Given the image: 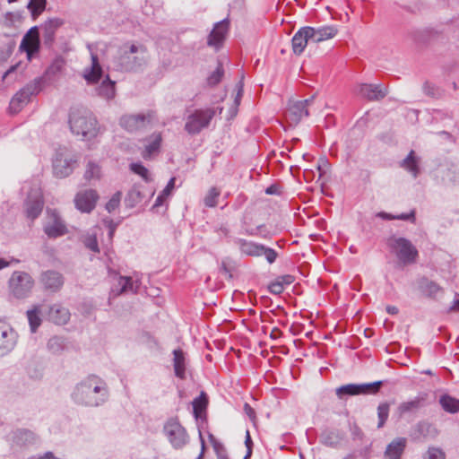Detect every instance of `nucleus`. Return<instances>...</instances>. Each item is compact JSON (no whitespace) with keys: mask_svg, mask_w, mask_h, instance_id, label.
Here are the masks:
<instances>
[{"mask_svg":"<svg viewBox=\"0 0 459 459\" xmlns=\"http://www.w3.org/2000/svg\"><path fill=\"white\" fill-rule=\"evenodd\" d=\"M276 279L281 284V286L283 288L290 285L295 281V277L290 274L281 275V276H278Z\"/></svg>","mask_w":459,"mask_h":459,"instance_id":"680f3d73","label":"nucleus"},{"mask_svg":"<svg viewBox=\"0 0 459 459\" xmlns=\"http://www.w3.org/2000/svg\"><path fill=\"white\" fill-rule=\"evenodd\" d=\"M395 220L400 221H408L412 223H415L416 221V212L415 210H411L409 212H403L400 214L395 215Z\"/></svg>","mask_w":459,"mask_h":459,"instance_id":"13d9d810","label":"nucleus"},{"mask_svg":"<svg viewBox=\"0 0 459 459\" xmlns=\"http://www.w3.org/2000/svg\"><path fill=\"white\" fill-rule=\"evenodd\" d=\"M194 415L198 420L201 414L205 411L208 404V398L205 393L202 392L201 394L195 398L193 403Z\"/></svg>","mask_w":459,"mask_h":459,"instance_id":"ea45409f","label":"nucleus"},{"mask_svg":"<svg viewBox=\"0 0 459 459\" xmlns=\"http://www.w3.org/2000/svg\"><path fill=\"white\" fill-rule=\"evenodd\" d=\"M145 53L142 45L125 44L120 48L119 65L126 71H137L145 64Z\"/></svg>","mask_w":459,"mask_h":459,"instance_id":"20e7f679","label":"nucleus"},{"mask_svg":"<svg viewBox=\"0 0 459 459\" xmlns=\"http://www.w3.org/2000/svg\"><path fill=\"white\" fill-rule=\"evenodd\" d=\"M48 350L53 354H60L66 348L65 338L62 336H52L48 343Z\"/></svg>","mask_w":459,"mask_h":459,"instance_id":"4c0bfd02","label":"nucleus"},{"mask_svg":"<svg viewBox=\"0 0 459 459\" xmlns=\"http://www.w3.org/2000/svg\"><path fill=\"white\" fill-rule=\"evenodd\" d=\"M100 175V166L93 161H89L87 164L85 173H84V178L87 180H91L92 178H99Z\"/></svg>","mask_w":459,"mask_h":459,"instance_id":"3c124183","label":"nucleus"},{"mask_svg":"<svg viewBox=\"0 0 459 459\" xmlns=\"http://www.w3.org/2000/svg\"><path fill=\"white\" fill-rule=\"evenodd\" d=\"M75 163L76 160L74 157L60 149L53 160L54 175L60 178L68 177L73 172Z\"/></svg>","mask_w":459,"mask_h":459,"instance_id":"9b49d317","label":"nucleus"},{"mask_svg":"<svg viewBox=\"0 0 459 459\" xmlns=\"http://www.w3.org/2000/svg\"><path fill=\"white\" fill-rule=\"evenodd\" d=\"M329 167V162L326 159H320L317 164V170L319 171L320 177L326 173V169Z\"/></svg>","mask_w":459,"mask_h":459,"instance_id":"338daca9","label":"nucleus"},{"mask_svg":"<svg viewBox=\"0 0 459 459\" xmlns=\"http://www.w3.org/2000/svg\"><path fill=\"white\" fill-rule=\"evenodd\" d=\"M96 94L105 100H111L115 97V82L110 80L108 75L95 89Z\"/></svg>","mask_w":459,"mask_h":459,"instance_id":"72a5a7b5","label":"nucleus"},{"mask_svg":"<svg viewBox=\"0 0 459 459\" xmlns=\"http://www.w3.org/2000/svg\"><path fill=\"white\" fill-rule=\"evenodd\" d=\"M44 201L42 194L39 188H32L28 193L24 202L26 216L30 220L38 218L43 209Z\"/></svg>","mask_w":459,"mask_h":459,"instance_id":"4468645a","label":"nucleus"},{"mask_svg":"<svg viewBox=\"0 0 459 459\" xmlns=\"http://www.w3.org/2000/svg\"><path fill=\"white\" fill-rule=\"evenodd\" d=\"M359 94L368 100H380L384 99L387 91L381 84H361L359 87Z\"/></svg>","mask_w":459,"mask_h":459,"instance_id":"cd10ccee","label":"nucleus"},{"mask_svg":"<svg viewBox=\"0 0 459 459\" xmlns=\"http://www.w3.org/2000/svg\"><path fill=\"white\" fill-rule=\"evenodd\" d=\"M337 397L341 400L348 396L359 395V389L357 384H347L339 386L335 390Z\"/></svg>","mask_w":459,"mask_h":459,"instance_id":"79ce46f5","label":"nucleus"},{"mask_svg":"<svg viewBox=\"0 0 459 459\" xmlns=\"http://www.w3.org/2000/svg\"><path fill=\"white\" fill-rule=\"evenodd\" d=\"M91 65L86 68L83 73V78L88 84H95L103 77V69L100 64L97 54L91 52Z\"/></svg>","mask_w":459,"mask_h":459,"instance_id":"393cba45","label":"nucleus"},{"mask_svg":"<svg viewBox=\"0 0 459 459\" xmlns=\"http://www.w3.org/2000/svg\"><path fill=\"white\" fill-rule=\"evenodd\" d=\"M17 333L7 324L0 321V357L10 353L17 343Z\"/></svg>","mask_w":459,"mask_h":459,"instance_id":"2eb2a0df","label":"nucleus"},{"mask_svg":"<svg viewBox=\"0 0 459 459\" xmlns=\"http://www.w3.org/2000/svg\"><path fill=\"white\" fill-rule=\"evenodd\" d=\"M439 404L446 412L453 414L459 412V399L455 398L447 394H442L439 397Z\"/></svg>","mask_w":459,"mask_h":459,"instance_id":"c9c22d12","label":"nucleus"},{"mask_svg":"<svg viewBox=\"0 0 459 459\" xmlns=\"http://www.w3.org/2000/svg\"><path fill=\"white\" fill-rule=\"evenodd\" d=\"M388 251L395 256L400 265L405 266L416 263L419 251L412 242L395 234L390 235L385 239Z\"/></svg>","mask_w":459,"mask_h":459,"instance_id":"7ed1b4c3","label":"nucleus"},{"mask_svg":"<svg viewBox=\"0 0 459 459\" xmlns=\"http://www.w3.org/2000/svg\"><path fill=\"white\" fill-rule=\"evenodd\" d=\"M48 213L49 215L50 221L44 224V233L49 238H57L65 235L68 230L65 221L59 216L58 212L55 210H48Z\"/></svg>","mask_w":459,"mask_h":459,"instance_id":"ddd939ff","label":"nucleus"},{"mask_svg":"<svg viewBox=\"0 0 459 459\" xmlns=\"http://www.w3.org/2000/svg\"><path fill=\"white\" fill-rule=\"evenodd\" d=\"M268 289H269V291L274 295L281 294L284 290V288L277 281V279L269 285Z\"/></svg>","mask_w":459,"mask_h":459,"instance_id":"0e129e2a","label":"nucleus"},{"mask_svg":"<svg viewBox=\"0 0 459 459\" xmlns=\"http://www.w3.org/2000/svg\"><path fill=\"white\" fill-rule=\"evenodd\" d=\"M63 68V61L61 59L54 60L51 65L47 68L45 76L50 78L51 76L58 74Z\"/></svg>","mask_w":459,"mask_h":459,"instance_id":"6e6d98bb","label":"nucleus"},{"mask_svg":"<svg viewBox=\"0 0 459 459\" xmlns=\"http://www.w3.org/2000/svg\"><path fill=\"white\" fill-rule=\"evenodd\" d=\"M351 435L353 440H362L364 437V433L362 429L356 424L351 426Z\"/></svg>","mask_w":459,"mask_h":459,"instance_id":"052dcab7","label":"nucleus"},{"mask_svg":"<svg viewBox=\"0 0 459 459\" xmlns=\"http://www.w3.org/2000/svg\"><path fill=\"white\" fill-rule=\"evenodd\" d=\"M138 288V281H134L132 277L129 276H119L117 286L112 289V292H116L117 295L129 291L135 293Z\"/></svg>","mask_w":459,"mask_h":459,"instance_id":"473e14b6","label":"nucleus"},{"mask_svg":"<svg viewBox=\"0 0 459 459\" xmlns=\"http://www.w3.org/2000/svg\"><path fill=\"white\" fill-rule=\"evenodd\" d=\"M69 126L72 133L90 140L97 135L98 121L93 114L83 108H73L69 114Z\"/></svg>","mask_w":459,"mask_h":459,"instance_id":"f03ea898","label":"nucleus"},{"mask_svg":"<svg viewBox=\"0 0 459 459\" xmlns=\"http://www.w3.org/2000/svg\"><path fill=\"white\" fill-rule=\"evenodd\" d=\"M343 439V434L338 429H325L320 435L321 444L335 448Z\"/></svg>","mask_w":459,"mask_h":459,"instance_id":"2f4dec72","label":"nucleus"},{"mask_svg":"<svg viewBox=\"0 0 459 459\" xmlns=\"http://www.w3.org/2000/svg\"><path fill=\"white\" fill-rule=\"evenodd\" d=\"M214 445V452L216 454L217 459H229L227 449L223 445Z\"/></svg>","mask_w":459,"mask_h":459,"instance_id":"e2e57ef3","label":"nucleus"},{"mask_svg":"<svg viewBox=\"0 0 459 459\" xmlns=\"http://www.w3.org/2000/svg\"><path fill=\"white\" fill-rule=\"evenodd\" d=\"M420 158L411 150L408 155L400 162V167L408 171L414 178H416L420 172Z\"/></svg>","mask_w":459,"mask_h":459,"instance_id":"7c9ffc66","label":"nucleus"},{"mask_svg":"<svg viewBox=\"0 0 459 459\" xmlns=\"http://www.w3.org/2000/svg\"><path fill=\"white\" fill-rule=\"evenodd\" d=\"M220 194V191L216 187H212L204 199V205L206 207H215Z\"/></svg>","mask_w":459,"mask_h":459,"instance_id":"603ef678","label":"nucleus"},{"mask_svg":"<svg viewBox=\"0 0 459 459\" xmlns=\"http://www.w3.org/2000/svg\"><path fill=\"white\" fill-rule=\"evenodd\" d=\"M175 182H176V178H171L167 186H165V188L160 193V195L157 196L156 200H155V203L152 206V209L156 208V207H159V206H161L164 202L166 201V199L170 195L172 190L175 188Z\"/></svg>","mask_w":459,"mask_h":459,"instance_id":"a19ab883","label":"nucleus"},{"mask_svg":"<svg viewBox=\"0 0 459 459\" xmlns=\"http://www.w3.org/2000/svg\"><path fill=\"white\" fill-rule=\"evenodd\" d=\"M150 123V116L145 114H128L120 117V126L130 133L143 129Z\"/></svg>","mask_w":459,"mask_h":459,"instance_id":"a211bd4d","label":"nucleus"},{"mask_svg":"<svg viewBox=\"0 0 459 459\" xmlns=\"http://www.w3.org/2000/svg\"><path fill=\"white\" fill-rule=\"evenodd\" d=\"M215 114L216 109L212 108L195 109L187 117L185 130L191 135L199 134L209 126Z\"/></svg>","mask_w":459,"mask_h":459,"instance_id":"6e6552de","label":"nucleus"},{"mask_svg":"<svg viewBox=\"0 0 459 459\" xmlns=\"http://www.w3.org/2000/svg\"><path fill=\"white\" fill-rule=\"evenodd\" d=\"M162 433L172 448L183 449L190 440L189 435L177 417L169 418L163 425Z\"/></svg>","mask_w":459,"mask_h":459,"instance_id":"39448f33","label":"nucleus"},{"mask_svg":"<svg viewBox=\"0 0 459 459\" xmlns=\"http://www.w3.org/2000/svg\"><path fill=\"white\" fill-rule=\"evenodd\" d=\"M407 446V439L403 437L394 438L384 451L385 459H402Z\"/></svg>","mask_w":459,"mask_h":459,"instance_id":"b1692460","label":"nucleus"},{"mask_svg":"<svg viewBox=\"0 0 459 459\" xmlns=\"http://www.w3.org/2000/svg\"><path fill=\"white\" fill-rule=\"evenodd\" d=\"M264 225H259L257 226L256 228L255 229H248V230H246V233L249 236H255V235H260L262 236L263 238H267V234L264 233Z\"/></svg>","mask_w":459,"mask_h":459,"instance_id":"69168bd1","label":"nucleus"},{"mask_svg":"<svg viewBox=\"0 0 459 459\" xmlns=\"http://www.w3.org/2000/svg\"><path fill=\"white\" fill-rule=\"evenodd\" d=\"M313 97L310 99L293 101L288 108V117L294 123H299L303 117L309 115L307 106L312 102Z\"/></svg>","mask_w":459,"mask_h":459,"instance_id":"5701e85b","label":"nucleus"},{"mask_svg":"<svg viewBox=\"0 0 459 459\" xmlns=\"http://www.w3.org/2000/svg\"><path fill=\"white\" fill-rule=\"evenodd\" d=\"M310 31H312V27L304 26L301 27L292 37L291 46L295 55H301L304 52L306 47L309 43H312Z\"/></svg>","mask_w":459,"mask_h":459,"instance_id":"aec40b11","label":"nucleus"},{"mask_svg":"<svg viewBox=\"0 0 459 459\" xmlns=\"http://www.w3.org/2000/svg\"><path fill=\"white\" fill-rule=\"evenodd\" d=\"M5 441L13 451H22L40 442L39 436L26 428H14L5 436Z\"/></svg>","mask_w":459,"mask_h":459,"instance_id":"423d86ee","label":"nucleus"},{"mask_svg":"<svg viewBox=\"0 0 459 459\" xmlns=\"http://www.w3.org/2000/svg\"><path fill=\"white\" fill-rule=\"evenodd\" d=\"M437 435L436 427L428 420H420L411 428L410 437L413 441L434 438Z\"/></svg>","mask_w":459,"mask_h":459,"instance_id":"6ab92c4d","label":"nucleus"},{"mask_svg":"<svg viewBox=\"0 0 459 459\" xmlns=\"http://www.w3.org/2000/svg\"><path fill=\"white\" fill-rule=\"evenodd\" d=\"M423 92L431 98L438 99L442 96L443 91L437 87L434 83L426 82L423 84Z\"/></svg>","mask_w":459,"mask_h":459,"instance_id":"8fccbe9b","label":"nucleus"},{"mask_svg":"<svg viewBox=\"0 0 459 459\" xmlns=\"http://www.w3.org/2000/svg\"><path fill=\"white\" fill-rule=\"evenodd\" d=\"M130 169L134 174L139 175L145 182L151 181L149 170L141 162L131 163Z\"/></svg>","mask_w":459,"mask_h":459,"instance_id":"09e8293b","label":"nucleus"},{"mask_svg":"<svg viewBox=\"0 0 459 459\" xmlns=\"http://www.w3.org/2000/svg\"><path fill=\"white\" fill-rule=\"evenodd\" d=\"M40 39L38 26L31 27L22 37L20 44V50L26 53L27 59L30 61L32 57L39 52Z\"/></svg>","mask_w":459,"mask_h":459,"instance_id":"f8f14e48","label":"nucleus"},{"mask_svg":"<svg viewBox=\"0 0 459 459\" xmlns=\"http://www.w3.org/2000/svg\"><path fill=\"white\" fill-rule=\"evenodd\" d=\"M42 78H36L32 82L22 88L11 100L9 111L12 114H17L27 105L30 97L38 94L41 91Z\"/></svg>","mask_w":459,"mask_h":459,"instance_id":"1a4fd4ad","label":"nucleus"},{"mask_svg":"<svg viewBox=\"0 0 459 459\" xmlns=\"http://www.w3.org/2000/svg\"><path fill=\"white\" fill-rule=\"evenodd\" d=\"M419 289L422 294L431 299H435L438 292L443 291V289L437 282L430 281L427 277L420 279Z\"/></svg>","mask_w":459,"mask_h":459,"instance_id":"f704fd0d","label":"nucleus"},{"mask_svg":"<svg viewBox=\"0 0 459 459\" xmlns=\"http://www.w3.org/2000/svg\"><path fill=\"white\" fill-rule=\"evenodd\" d=\"M39 315L40 311L39 309V307H35L34 308L27 311V318L29 321L31 333H36V331L41 325L42 320Z\"/></svg>","mask_w":459,"mask_h":459,"instance_id":"37998d69","label":"nucleus"},{"mask_svg":"<svg viewBox=\"0 0 459 459\" xmlns=\"http://www.w3.org/2000/svg\"><path fill=\"white\" fill-rule=\"evenodd\" d=\"M423 459H446V454L439 447L430 446L423 455Z\"/></svg>","mask_w":459,"mask_h":459,"instance_id":"5fc2aeb1","label":"nucleus"},{"mask_svg":"<svg viewBox=\"0 0 459 459\" xmlns=\"http://www.w3.org/2000/svg\"><path fill=\"white\" fill-rule=\"evenodd\" d=\"M449 30L455 34V37H459V18L452 21L451 24L449 25Z\"/></svg>","mask_w":459,"mask_h":459,"instance_id":"774afa93","label":"nucleus"},{"mask_svg":"<svg viewBox=\"0 0 459 459\" xmlns=\"http://www.w3.org/2000/svg\"><path fill=\"white\" fill-rule=\"evenodd\" d=\"M84 246L93 252L100 251L98 240L95 236H88L84 240Z\"/></svg>","mask_w":459,"mask_h":459,"instance_id":"4d7b16f0","label":"nucleus"},{"mask_svg":"<svg viewBox=\"0 0 459 459\" xmlns=\"http://www.w3.org/2000/svg\"><path fill=\"white\" fill-rule=\"evenodd\" d=\"M98 199L99 195L96 190L86 189L77 193L74 204L80 212L89 213L95 208Z\"/></svg>","mask_w":459,"mask_h":459,"instance_id":"dca6fc26","label":"nucleus"},{"mask_svg":"<svg viewBox=\"0 0 459 459\" xmlns=\"http://www.w3.org/2000/svg\"><path fill=\"white\" fill-rule=\"evenodd\" d=\"M359 394H376L383 385V381L357 384Z\"/></svg>","mask_w":459,"mask_h":459,"instance_id":"58836bf2","label":"nucleus"},{"mask_svg":"<svg viewBox=\"0 0 459 459\" xmlns=\"http://www.w3.org/2000/svg\"><path fill=\"white\" fill-rule=\"evenodd\" d=\"M161 141L162 138L160 134H152L150 138L149 143L145 146L143 157L146 158L151 156L153 152H158L160 148Z\"/></svg>","mask_w":459,"mask_h":459,"instance_id":"c03bdc74","label":"nucleus"},{"mask_svg":"<svg viewBox=\"0 0 459 459\" xmlns=\"http://www.w3.org/2000/svg\"><path fill=\"white\" fill-rule=\"evenodd\" d=\"M234 243L238 247L241 254L254 257L264 256L270 264H273L279 256L276 250L260 243L240 238H235Z\"/></svg>","mask_w":459,"mask_h":459,"instance_id":"0eeeda50","label":"nucleus"},{"mask_svg":"<svg viewBox=\"0 0 459 459\" xmlns=\"http://www.w3.org/2000/svg\"><path fill=\"white\" fill-rule=\"evenodd\" d=\"M70 397L76 405L96 408L108 401L109 390L105 380L97 375H90L74 385Z\"/></svg>","mask_w":459,"mask_h":459,"instance_id":"f257e3e1","label":"nucleus"},{"mask_svg":"<svg viewBox=\"0 0 459 459\" xmlns=\"http://www.w3.org/2000/svg\"><path fill=\"white\" fill-rule=\"evenodd\" d=\"M337 33L338 29L334 25L320 26L318 28L312 27V31H310L312 43L316 44L333 39Z\"/></svg>","mask_w":459,"mask_h":459,"instance_id":"c85d7f7f","label":"nucleus"},{"mask_svg":"<svg viewBox=\"0 0 459 459\" xmlns=\"http://www.w3.org/2000/svg\"><path fill=\"white\" fill-rule=\"evenodd\" d=\"M390 411V404L386 402L381 403L377 406V429H381L385 426Z\"/></svg>","mask_w":459,"mask_h":459,"instance_id":"a18cd8bd","label":"nucleus"},{"mask_svg":"<svg viewBox=\"0 0 459 459\" xmlns=\"http://www.w3.org/2000/svg\"><path fill=\"white\" fill-rule=\"evenodd\" d=\"M229 20L223 19L214 25L213 30L210 32L208 36V46L219 48L222 45L226 38L227 32L229 30Z\"/></svg>","mask_w":459,"mask_h":459,"instance_id":"4be33fe9","label":"nucleus"},{"mask_svg":"<svg viewBox=\"0 0 459 459\" xmlns=\"http://www.w3.org/2000/svg\"><path fill=\"white\" fill-rule=\"evenodd\" d=\"M47 0H30L27 8L33 18L38 17L46 8Z\"/></svg>","mask_w":459,"mask_h":459,"instance_id":"49530a36","label":"nucleus"},{"mask_svg":"<svg viewBox=\"0 0 459 459\" xmlns=\"http://www.w3.org/2000/svg\"><path fill=\"white\" fill-rule=\"evenodd\" d=\"M245 446L247 447V453L243 459H249L252 455L253 441L250 436V432L248 430L246 431Z\"/></svg>","mask_w":459,"mask_h":459,"instance_id":"bf43d9fd","label":"nucleus"},{"mask_svg":"<svg viewBox=\"0 0 459 459\" xmlns=\"http://www.w3.org/2000/svg\"><path fill=\"white\" fill-rule=\"evenodd\" d=\"M224 75V69L221 63H219L216 69L208 76L207 83L210 86H215L221 81Z\"/></svg>","mask_w":459,"mask_h":459,"instance_id":"de8ad7c7","label":"nucleus"},{"mask_svg":"<svg viewBox=\"0 0 459 459\" xmlns=\"http://www.w3.org/2000/svg\"><path fill=\"white\" fill-rule=\"evenodd\" d=\"M143 199V194L140 191L139 187L134 186L126 194L125 197V204L127 208H134Z\"/></svg>","mask_w":459,"mask_h":459,"instance_id":"e433bc0d","label":"nucleus"},{"mask_svg":"<svg viewBox=\"0 0 459 459\" xmlns=\"http://www.w3.org/2000/svg\"><path fill=\"white\" fill-rule=\"evenodd\" d=\"M122 198V192L117 191L106 204V210L111 213L119 207Z\"/></svg>","mask_w":459,"mask_h":459,"instance_id":"864d4df0","label":"nucleus"},{"mask_svg":"<svg viewBox=\"0 0 459 459\" xmlns=\"http://www.w3.org/2000/svg\"><path fill=\"white\" fill-rule=\"evenodd\" d=\"M40 282L45 290L51 292L58 291L64 285L65 280L62 273L55 270H48L41 273Z\"/></svg>","mask_w":459,"mask_h":459,"instance_id":"412c9836","label":"nucleus"},{"mask_svg":"<svg viewBox=\"0 0 459 459\" xmlns=\"http://www.w3.org/2000/svg\"><path fill=\"white\" fill-rule=\"evenodd\" d=\"M427 394L422 393L410 401L401 403L396 409L398 419L416 414L425 405Z\"/></svg>","mask_w":459,"mask_h":459,"instance_id":"f3484780","label":"nucleus"},{"mask_svg":"<svg viewBox=\"0 0 459 459\" xmlns=\"http://www.w3.org/2000/svg\"><path fill=\"white\" fill-rule=\"evenodd\" d=\"M64 24L60 18H52L45 22L42 25L44 44L50 48L55 41L56 32L58 28Z\"/></svg>","mask_w":459,"mask_h":459,"instance_id":"bb28decb","label":"nucleus"},{"mask_svg":"<svg viewBox=\"0 0 459 459\" xmlns=\"http://www.w3.org/2000/svg\"><path fill=\"white\" fill-rule=\"evenodd\" d=\"M33 286V278L25 272L15 271L9 280L11 292L19 299L27 298L30 294Z\"/></svg>","mask_w":459,"mask_h":459,"instance_id":"9d476101","label":"nucleus"},{"mask_svg":"<svg viewBox=\"0 0 459 459\" xmlns=\"http://www.w3.org/2000/svg\"><path fill=\"white\" fill-rule=\"evenodd\" d=\"M173 354V368L175 376L179 379H186V353L180 348L175 349Z\"/></svg>","mask_w":459,"mask_h":459,"instance_id":"c756f323","label":"nucleus"},{"mask_svg":"<svg viewBox=\"0 0 459 459\" xmlns=\"http://www.w3.org/2000/svg\"><path fill=\"white\" fill-rule=\"evenodd\" d=\"M47 316L48 319L55 325H64L68 323L71 314L61 304H53L48 307Z\"/></svg>","mask_w":459,"mask_h":459,"instance_id":"a878e982","label":"nucleus"}]
</instances>
